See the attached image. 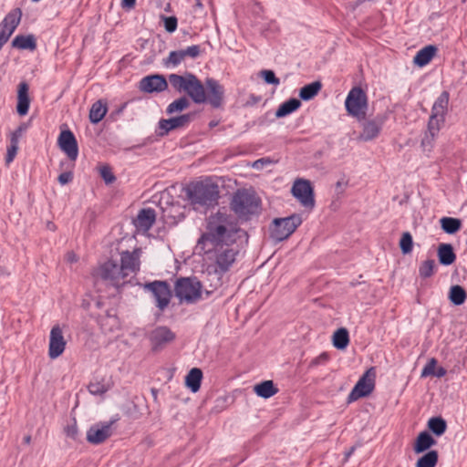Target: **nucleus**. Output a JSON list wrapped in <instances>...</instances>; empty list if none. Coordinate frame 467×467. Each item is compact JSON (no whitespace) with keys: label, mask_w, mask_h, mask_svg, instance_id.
<instances>
[{"label":"nucleus","mask_w":467,"mask_h":467,"mask_svg":"<svg viewBox=\"0 0 467 467\" xmlns=\"http://www.w3.org/2000/svg\"><path fill=\"white\" fill-rule=\"evenodd\" d=\"M240 228L236 220L230 214L217 212L207 220L205 232L197 242V247L234 244Z\"/></svg>","instance_id":"f257e3e1"},{"label":"nucleus","mask_w":467,"mask_h":467,"mask_svg":"<svg viewBox=\"0 0 467 467\" xmlns=\"http://www.w3.org/2000/svg\"><path fill=\"white\" fill-rule=\"evenodd\" d=\"M203 251L208 261L210 267L218 269L220 273L226 274L235 264L239 255V249L234 244H223L213 246L199 247Z\"/></svg>","instance_id":"f03ea898"},{"label":"nucleus","mask_w":467,"mask_h":467,"mask_svg":"<svg viewBox=\"0 0 467 467\" xmlns=\"http://www.w3.org/2000/svg\"><path fill=\"white\" fill-rule=\"evenodd\" d=\"M219 187L210 180L190 183L186 188V195L195 209L198 207H213L218 203Z\"/></svg>","instance_id":"7ed1b4c3"},{"label":"nucleus","mask_w":467,"mask_h":467,"mask_svg":"<svg viewBox=\"0 0 467 467\" xmlns=\"http://www.w3.org/2000/svg\"><path fill=\"white\" fill-rule=\"evenodd\" d=\"M168 81L176 91L185 92L195 103L206 102L204 86L194 75L171 74Z\"/></svg>","instance_id":"20e7f679"},{"label":"nucleus","mask_w":467,"mask_h":467,"mask_svg":"<svg viewBox=\"0 0 467 467\" xmlns=\"http://www.w3.org/2000/svg\"><path fill=\"white\" fill-rule=\"evenodd\" d=\"M260 200L254 192L239 190L233 196L231 209L240 217L248 216L258 212Z\"/></svg>","instance_id":"39448f33"},{"label":"nucleus","mask_w":467,"mask_h":467,"mask_svg":"<svg viewBox=\"0 0 467 467\" xmlns=\"http://www.w3.org/2000/svg\"><path fill=\"white\" fill-rule=\"evenodd\" d=\"M175 296L181 301L194 303L200 299L202 284L196 277H184L177 280L175 284Z\"/></svg>","instance_id":"423d86ee"},{"label":"nucleus","mask_w":467,"mask_h":467,"mask_svg":"<svg viewBox=\"0 0 467 467\" xmlns=\"http://www.w3.org/2000/svg\"><path fill=\"white\" fill-rule=\"evenodd\" d=\"M348 113L358 119H364L368 109V97L360 87H353L345 100Z\"/></svg>","instance_id":"0eeeda50"},{"label":"nucleus","mask_w":467,"mask_h":467,"mask_svg":"<svg viewBox=\"0 0 467 467\" xmlns=\"http://www.w3.org/2000/svg\"><path fill=\"white\" fill-rule=\"evenodd\" d=\"M96 275L106 282L107 285L117 288L127 283V277L120 269V265L112 259L101 264L96 271Z\"/></svg>","instance_id":"6e6552de"},{"label":"nucleus","mask_w":467,"mask_h":467,"mask_svg":"<svg viewBox=\"0 0 467 467\" xmlns=\"http://www.w3.org/2000/svg\"><path fill=\"white\" fill-rule=\"evenodd\" d=\"M301 223L302 219L298 214L276 218L271 227V237L276 241H283L288 238Z\"/></svg>","instance_id":"1a4fd4ad"},{"label":"nucleus","mask_w":467,"mask_h":467,"mask_svg":"<svg viewBox=\"0 0 467 467\" xmlns=\"http://www.w3.org/2000/svg\"><path fill=\"white\" fill-rule=\"evenodd\" d=\"M376 369L369 368L359 378L352 390L348 396V403L354 402L360 398L367 397L372 393L375 389Z\"/></svg>","instance_id":"9d476101"},{"label":"nucleus","mask_w":467,"mask_h":467,"mask_svg":"<svg viewBox=\"0 0 467 467\" xmlns=\"http://www.w3.org/2000/svg\"><path fill=\"white\" fill-rule=\"evenodd\" d=\"M144 288L151 292L155 299L156 306L161 311H163L168 306L171 301V292L167 282L154 281L147 283L145 284Z\"/></svg>","instance_id":"9b49d317"},{"label":"nucleus","mask_w":467,"mask_h":467,"mask_svg":"<svg viewBox=\"0 0 467 467\" xmlns=\"http://www.w3.org/2000/svg\"><path fill=\"white\" fill-rule=\"evenodd\" d=\"M291 192L304 207L310 209L314 207V192L309 181L304 179L296 180L292 186Z\"/></svg>","instance_id":"f8f14e48"},{"label":"nucleus","mask_w":467,"mask_h":467,"mask_svg":"<svg viewBox=\"0 0 467 467\" xmlns=\"http://www.w3.org/2000/svg\"><path fill=\"white\" fill-rule=\"evenodd\" d=\"M176 335L168 327L159 326L149 334V340L153 351H160L168 344L173 342Z\"/></svg>","instance_id":"ddd939ff"},{"label":"nucleus","mask_w":467,"mask_h":467,"mask_svg":"<svg viewBox=\"0 0 467 467\" xmlns=\"http://www.w3.org/2000/svg\"><path fill=\"white\" fill-rule=\"evenodd\" d=\"M120 269L125 276L135 275L140 268L141 249L136 248L133 251H122L120 254Z\"/></svg>","instance_id":"4468645a"},{"label":"nucleus","mask_w":467,"mask_h":467,"mask_svg":"<svg viewBox=\"0 0 467 467\" xmlns=\"http://www.w3.org/2000/svg\"><path fill=\"white\" fill-rule=\"evenodd\" d=\"M114 421L98 422L88 430L87 441L93 445H99L107 441L113 434L112 424Z\"/></svg>","instance_id":"2eb2a0df"},{"label":"nucleus","mask_w":467,"mask_h":467,"mask_svg":"<svg viewBox=\"0 0 467 467\" xmlns=\"http://www.w3.org/2000/svg\"><path fill=\"white\" fill-rule=\"evenodd\" d=\"M386 121V117L383 115H377L372 119H366L362 122V131L358 139L362 141H369L379 137L383 125Z\"/></svg>","instance_id":"dca6fc26"},{"label":"nucleus","mask_w":467,"mask_h":467,"mask_svg":"<svg viewBox=\"0 0 467 467\" xmlns=\"http://www.w3.org/2000/svg\"><path fill=\"white\" fill-rule=\"evenodd\" d=\"M66 346L67 341L64 338L61 327L58 325L54 326L49 335L48 357L51 359L57 358L64 353Z\"/></svg>","instance_id":"f3484780"},{"label":"nucleus","mask_w":467,"mask_h":467,"mask_svg":"<svg viewBox=\"0 0 467 467\" xmlns=\"http://www.w3.org/2000/svg\"><path fill=\"white\" fill-rule=\"evenodd\" d=\"M57 144L62 151L71 161H76L78 156V146L75 135L69 130H62L57 139Z\"/></svg>","instance_id":"a211bd4d"},{"label":"nucleus","mask_w":467,"mask_h":467,"mask_svg":"<svg viewBox=\"0 0 467 467\" xmlns=\"http://www.w3.org/2000/svg\"><path fill=\"white\" fill-rule=\"evenodd\" d=\"M206 101L213 108H220L223 101L224 88L213 78H207L205 81Z\"/></svg>","instance_id":"6ab92c4d"},{"label":"nucleus","mask_w":467,"mask_h":467,"mask_svg":"<svg viewBox=\"0 0 467 467\" xmlns=\"http://www.w3.org/2000/svg\"><path fill=\"white\" fill-rule=\"evenodd\" d=\"M192 116V113H188L168 119H161L158 123V135L163 137L171 130L187 126L191 122Z\"/></svg>","instance_id":"aec40b11"},{"label":"nucleus","mask_w":467,"mask_h":467,"mask_svg":"<svg viewBox=\"0 0 467 467\" xmlns=\"http://www.w3.org/2000/svg\"><path fill=\"white\" fill-rule=\"evenodd\" d=\"M167 87L168 81L161 75L145 77L140 82V90L147 93L161 92L165 90Z\"/></svg>","instance_id":"412c9836"},{"label":"nucleus","mask_w":467,"mask_h":467,"mask_svg":"<svg viewBox=\"0 0 467 467\" xmlns=\"http://www.w3.org/2000/svg\"><path fill=\"white\" fill-rule=\"evenodd\" d=\"M156 221V213L151 208L141 209L133 223L139 232L147 233Z\"/></svg>","instance_id":"4be33fe9"},{"label":"nucleus","mask_w":467,"mask_h":467,"mask_svg":"<svg viewBox=\"0 0 467 467\" xmlns=\"http://www.w3.org/2000/svg\"><path fill=\"white\" fill-rule=\"evenodd\" d=\"M21 16V10L19 8H16L5 17L0 25V33L4 36V38L9 39L16 26L19 25Z\"/></svg>","instance_id":"5701e85b"},{"label":"nucleus","mask_w":467,"mask_h":467,"mask_svg":"<svg viewBox=\"0 0 467 467\" xmlns=\"http://www.w3.org/2000/svg\"><path fill=\"white\" fill-rule=\"evenodd\" d=\"M223 275L224 273H220L218 269L210 267V265L208 266L204 285H202V288L207 296L211 295L213 291L216 290L223 285Z\"/></svg>","instance_id":"b1692460"},{"label":"nucleus","mask_w":467,"mask_h":467,"mask_svg":"<svg viewBox=\"0 0 467 467\" xmlns=\"http://www.w3.org/2000/svg\"><path fill=\"white\" fill-rule=\"evenodd\" d=\"M26 129V127L25 125H21L14 132L11 133L10 145L7 147V152L5 156L6 164H10L14 161L18 150L19 139Z\"/></svg>","instance_id":"393cba45"},{"label":"nucleus","mask_w":467,"mask_h":467,"mask_svg":"<svg viewBox=\"0 0 467 467\" xmlns=\"http://www.w3.org/2000/svg\"><path fill=\"white\" fill-rule=\"evenodd\" d=\"M30 105V99L28 97V86L26 83L22 82L19 84L18 95H17V106L16 110L20 116L27 114Z\"/></svg>","instance_id":"a878e982"},{"label":"nucleus","mask_w":467,"mask_h":467,"mask_svg":"<svg viewBox=\"0 0 467 467\" xmlns=\"http://www.w3.org/2000/svg\"><path fill=\"white\" fill-rule=\"evenodd\" d=\"M436 444L435 439L426 431L419 433L415 440L413 450L416 453L428 451Z\"/></svg>","instance_id":"bb28decb"},{"label":"nucleus","mask_w":467,"mask_h":467,"mask_svg":"<svg viewBox=\"0 0 467 467\" xmlns=\"http://www.w3.org/2000/svg\"><path fill=\"white\" fill-rule=\"evenodd\" d=\"M438 258L441 265H450L456 260V254L451 244H441L438 247Z\"/></svg>","instance_id":"cd10ccee"},{"label":"nucleus","mask_w":467,"mask_h":467,"mask_svg":"<svg viewBox=\"0 0 467 467\" xmlns=\"http://www.w3.org/2000/svg\"><path fill=\"white\" fill-rule=\"evenodd\" d=\"M254 393L264 399L271 398L278 392V389L272 380H265L254 387Z\"/></svg>","instance_id":"c85d7f7f"},{"label":"nucleus","mask_w":467,"mask_h":467,"mask_svg":"<svg viewBox=\"0 0 467 467\" xmlns=\"http://www.w3.org/2000/svg\"><path fill=\"white\" fill-rule=\"evenodd\" d=\"M107 103L102 100H98L92 104L89 110V120L91 123H99L107 114Z\"/></svg>","instance_id":"c756f323"},{"label":"nucleus","mask_w":467,"mask_h":467,"mask_svg":"<svg viewBox=\"0 0 467 467\" xmlns=\"http://www.w3.org/2000/svg\"><path fill=\"white\" fill-rule=\"evenodd\" d=\"M449 98V92H441L432 106L431 114L445 118L448 110Z\"/></svg>","instance_id":"7c9ffc66"},{"label":"nucleus","mask_w":467,"mask_h":467,"mask_svg":"<svg viewBox=\"0 0 467 467\" xmlns=\"http://www.w3.org/2000/svg\"><path fill=\"white\" fill-rule=\"evenodd\" d=\"M202 379V372L198 368H192L185 378L186 386L192 391L197 392L200 389Z\"/></svg>","instance_id":"2f4dec72"},{"label":"nucleus","mask_w":467,"mask_h":467,"mask_svg":"<svg viewBox=\"0 0 467 467\" xmlns=\"http://www.w3.org/2000/svg\"><path fill=\"white\" fill-rule=\"evenodd\" d=\"M322 88L320 81H314L310 84L304 86L299 92L301 99L307 101L316 97Z\"/></svg>","instance_id":"473e14b6"},{"label":"nucleus","mask_w":467,"mask_h":467,"mask_svg":"<svg viewBox=\"0 0 467 467\" xmlns=\"http://www.w3.org/2000/svg\"><path fill=\"white\" fill-rule=\"evenodd\" d=\"M300 106H301L300 100H298L296 99H290L285 101L284 103H282L278 107V109L275 112V116H276V118L285 117V116L291 114L292 112H294L295 110H296Z\"/></svg>","instance_id":"72a5a7b5"},{"label":"nucleus","mask_w":467,"mask_h":467,"mask_svg":"<svg viewBox=\"0 0 467 467\" xmlns=\"http://www.w3.org/2000/svg\"><path fill=\"white\" fill-rule=\"evenodd\" d=\"M13 47L19 49L33 50L36 47V38L32 35L28 36H16L12 42Z\"/></svg>","instance_id":"f704fd0d"},{"label":"nucleus","mask_w":467,"mask_h":467,"mask_svg":"<svg viewBox=\"0 0 467 467\" xmlns=\"http://www.w3.org/2000/svg\"><path fill=\"white\" fill-rule=\"evenodd\" d=\"M466 297L467 294L462 286L455 285L450 288L449 299L455 306L462 305L465 302Z\"/></svg>","instance_id":"c9c22d12"},{"label":"nucleus","mask_w":467,"mask_h":467,"mask_svg":"<svg viewBox=\"0 0 467 467\" xmlns=\"http://www.w3.org/2000/svg\"><path fill=\"white\" fill-rule=\"evenodd\" d=\"M349 343L348 331L344 328H338L333 335V345L337 349H344Z\"/></svg>","instance_id":"e433bc0d"},{"label":"nucleus","mask_w":467,"mask_h":467,"mask_svg":"<svg viewBox=\"0 0 467 467\" xmlns=\"http://www.w3.org/2000/svg\"><path fill=\"white\" fill-rule=\"evenodd\" d=\"M202 55L200 46L194 45L183 49L171 51L168 58H184L185 57H195Z\"/></svg>","instance_id":"4c0bfd02"},{"label":"nucleus","mask_w":467,"mask_h":467,"mask_svg":"<svg viewBox=\"0 0 467 467\" xmlns=\"http://www.w3.org/2000/svg\"><path fill=\"white\" fill-rule=\"evenodd\" d=\"M441 229L450 234L457 233L462 227V222L452 217H443L441 219Z\"/></svg>","instance_id":"58836bf2"},{"label":"nucleus","mask_w":467,"mask_h":467,"mask_svg":"<svg viewBox=\"0 0 467 467\" xmlns=\"http://www.w3.org/2000/svg\"><path fill=\"white\" fill-rule=\"evenodd\" d=\"M439 455L437 451H429L420 457L416 462V467H435L438 462Z\"/></svg>","instance_id":"ea45409f"},{"label":"nucleus","mask_w":467,"mask_h":467,"mask_svg":"<svg viewBox=\"0 0 467 467\" xmlns=\"http://www.w3.org/2000/svg\"><path fill=\"white\" fill-rule=\"evenodd\" d=\"M436 263L434 259H428L423 262L419 266V275L422 279L429 278L432 276L435 273Z\"/></svg>","instance_id":"a19ab883"},{"label":"nucleus","mask_w":467,"mask_h":467,"mask_svg":"<svg viewBox=\"0 0 467 467\" xmlns=\"http://www.w3.org/2000/svg\"><path fill=\"white\" fill-rule=\"evenodd\" d=\"M428 427L435 435L441 436L445 432L447 425L442 418L434 417L429 420Z\"/></svg>","instance_id":"79ce46f5"},{"label":"nucleus","mask_w":467,"mask_h":467,"mask_svg":"<svg viewBox=\"0 0 467 467\" xmlns=\"http://www.w3.org/2000/svg\"><path fill=\"white\" fill-rule=\"evenodd\" d=\"M189 106V99L186 97H181L168 105L166 109V113L171 115L176 112H181L186 109Z\"/></svg>","instance_id":"37998d69"},{"label":"nucleus","mask_w":467,"mask_h":467,"mask_svg":"<svg viewBox=\"0 0 467 467\" xmlns=\"http://www.w3.org/2000/svg\"><path fill=\"white\" fill-rule=\"evenodd\" d=\"M444 117L431 114L427 130H429V132H431V134L438 135L441 127L444 122Z\"/></svg>","instance_id":"c03bdc74"},{"label":"nucleus","mask_w":467,"mask_h":467,"mask_svg":"<svg viewBox=\"0 0 467 467\" xmlns=\"http://www.w3.org/2000/svg\"><path fill=\"white\" fill-rule=\"evenodd\" d=\"M400 247L404 254H410L412 251L413 240L409 232L403 233L400 240Z\"/></svg>","instance_id":"a18cd8bd"},{"label":"nucleus","mask_w":467,"mask_h":467,"mask_svg":"<svg viewBox=\"0 0 467 467\" xmlns=\"http://www.w3.org/2000/svg\"><path fill=\"white\" fill-rule=\"evenodd\" d=\"M438 48L434 45H428L419 50L413 58H433L438 54Z\"/></svg>","instance_id":"49530a36"},{"label":"nucleus","mask_w":467,"mask_h":467,"mask_svg":"<svg viewBox=\"0 0 467 467\" xmlns=\"http://www.w3.org/2000/svg\"><path fill=\"white\" fill-rule=\"evenodd\" d=\"M99 174L107 184H110L116 181L115 175L108 165H103L99 168Z\"/></svg>","instance_id":"de8ad7c7"},{"label":"nucleus","mask_w":467,"mask_h":467,"mask_svg":"<svg viewBox=\"0 0 467 467\" xmlns=\"http://www.w3.org/2000/svg\"><path fill=\"white\" fill-rule=\"evenodd\" d=\"M88 389L92 395H102L108 391L105 384L99 381L90 382Z\"/></svg>","instance_id":"09e8293b"},{"label":"nucleus","mask_w":467,"mask_h":467,"mask_svg":"<svg viewBox=\"0 0 467 467\" xmlns=\"http://www.w3.org/2000/svg\"><path fill=\"white\" fill-rule=\"evenodd\" d=\"M261 77L264 78L265 83L278 86L280 80L275 77V72L269 69H264L260 72Z\"/></svg>","instance_id":"8fccbe9b"},{"label":"nucleus","mask_w":467,"mask_h":467,"mask_svg":"<svg viewBox=\"0 0 467 467\" xmlns=\"http://www.w3.org/2000/svg\"><path fill=\"white\" fill-rule=\"evenodd\" d=\"M436 367H437V360L434 358H431L427 362V364L424 366V368H422L420 377L426 378L428 376H434Z\"/></svg>","instance_id":"3c124183"},{"label":"nucleus","mask_w":467,"mask_h":467,"mask_svg":"<svg viewBox=\"0 0 467 467\" xmlns=\"http://www.w3.org/2000/svg\"><path fill=\"white\" fill-rule=\"evenodd\" d=\"M437 134H431L429 130L426 131L421 140V147L424 151H431L433 147V141Z\"/></svg>","instance_id":"603ef678"},{"label":"nucleus","mask_w":467,"mask_h":467,"mask_svg":"<svg viewBox=\"0 0 467 467\" xmlns=\"http://www.w3.org/2000/svg\"><path fill=\"white\" fill-rule=\"evenodd\" d=\"M65 433L68 438H71L72 440L78 439V429L75 420L72 424H69L65 428Z\"/></svg>","instance_id":"864d4df0"},{"label":"nucleus","mask_w":467,"mask_h":467,"mask_svg":"<svg viewBox=\"0 0 467 467\" xmlns=\"http://www.w3.org/2000/svg\"><path fill=\"white\" fill-rule=\"evenodd\" d=\"M164 27L170 33L174 32L177 28V18L175 16L164 17Z\"/></svg>","instance_id":"5fc2aeb1"},{"label":"nucleus","mask_w":467,"mask_h":467,"mask_svg":"<svg viewBox=\"0 0 467 467\" xmlns=\"http://www.w3.org/2000/svg\"><path fill=\"white\" fill-rule=\"evenodd\" d=\"M328 358H329L328 354L326 353V352H323L319 356H317V358L312 359L310 364H309V366L310 367H317V366H319V365H324V364H326L327 362Z\"/></svg>","instance_id":"6e6d98bb"},{"label":"nucleus","mask_w":467,"mask_h":467,"mask_svg":"<svg viewBox=\"0 0 467 467\" xmlns=\"http://www.w3.org/2000/svg\"><path fill=\"white\" fill-rule=\"evenodd\" d=\"M61 185H65L73 180V173L71 171H65L59 174L57 178Z\"/></svg>","instance_id":"4d7b16f0"},{"label":"nucleus","mask_w":467,"mask_h":467,"mask_svg":"<svg viewBox=\"0 0 467 467\" xmlns=\"http://www.w3.org/2000/svg\"><path fill=\"white\" fill-rule=\"evenodd\" d=\"M270 163L268 159H259L255 161L253 164L254 168L259 169L262 168L265 164Z\"/></svg>","instance_id":"13d9d810"},{"label":"nucleus","mask_w":467,"mask_h":467,"mask_svg":"<svg viewBox=\"0 0 467 467\" xmlns=\"http://www.w3.org/2000/svg\"><path fill=\"white\" fill-rule=\"evenodd\" d=\"M136 0H122L121 5L123 8L131 9L135 6Z\"/></svg>","instance_id":"bf43d9fd"},{"label":"nucleus","mask_w":467,"mask_h":467,"mask_svg":"<svg viewBox=\"0 0 467 467\" xmlns=\"http://www.w3.org/2000/svg\"><path fill=\"white\" fill-rule=\"evenodd\" d=\"M66 259L69 263H76L78 261V256L76 255V254L74 252H68L66 254Z\"/></svg>","instance_id":"052dcab7"},{"label":"nucleus","mask_w":467,"mask_h":467,"mask_svg":"<svg viewBox=\"0 0 467 467\" xmlns=\"http://www.w3.org/2000/svg\"><path fill=\"white\" fill-rule=\"evenodd\" d=\"M446 373H447V371L444 368L439 367V368H436L434 376L437 378H442L446 375Z\"/></svg>","instance_id":"680f3d73"},{"label":"nucleus","mask_w":467,"mask_h":467,"mask_svg":"<svg viewBox=\"0 0 467 467\" xmlns=\"http://www.w3.org/2000/svg\"><path fill=\"white\" fill-rule=\"evenodd\" d=\"M431 62V60H413L414 66L418 67H423L426 65H428Z\"/></svg>","instance_id":"e2e57ef3"},{"label":"nucleus","mask_w":467,"mask_h":467,"mask_svg":"<svg viewBox=\"0 0 467 467\" xmlns=\"http://www.w3.org/2000/svg\"><path fill=\"white\" fill-rule=\"evenodd\" d=\"M354 450H355V448H354V447H352V448H351V449H350V450L346 453V455H345L346 460H348V459L350 457V455L353 453Z\"/></svg>","instance_id":"0e129e2a"},{"label":"nucleus","mask_w":467,"mask_h":467,"mask_svg":"<svg viewBox=\"0 0 467 467\" xmlns=\"http://www.w3.org/2000/svg\"><path fill=\"white\" fill-rule=\"evenodd\" d=\"M180 61H181V60H176V59H173V60H167V62H168L167 64L171 63L173 66H176V65H178V64H179V62H180Z\"/></svg>","instance_id":"69168bd1"},{"label":"nucleus","mask_w":467,"mask_h":467,"mask_svg":"<svg viewBox=\"0 0 467 467\" xmlns=\"http://www.w3.org/2000/svg\"><path fill=\"white\" fill-rule=\"evenodd\" d=\"M195 2V6L198 7V8H202V4L201 2V0H194Z\"/></svg>","instance_id":"338daca9"},{"label":"nucleus","mask_w":467,"mask_h":467,"mask_svg":"<svg viewBox=\"0 0 467 467\" xmlns=\"http://www.w3.org/2000/svg\"><path fill=\"white\" fill-rule=\"evenodd\" d=\"M24 441H25V443L29 444L30 441H31V437L30 436H26L24 438Z\"/></svg>","instance_id":"774afa93"}]
</instances>
